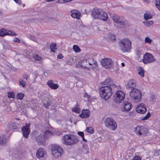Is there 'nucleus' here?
I'll return each mask as SVG.
<instances>
[{
	"mask_svg": "<svg viewBox=\"0 0 160 160\" xmlns=\"http://www.w3.org/2000/svg\"><path fill=\"white\" fill-rule=\"evenodd\" d=\"M53 135V133L49 130H46L43 132V135L45 139L52 136Z\"/></svg>",
	"mask_w": 160,
	"mask_h": 160,
	"instance_id": "obj_24",
	"label": "nucleus"
},
{
	"mask_svg": "<svg viewBox=\"0 0 160 160\" xmlns=\"http://www.w3.org/2000/svg\"><path fill=\"white\" fill-rule=\"evenodd\" d=\"M148 131V129L144 126H137L135 129V132L139 136H146Z\"/></svg>",
	"mask_w": 160,
	"mask_h": 160,
	"instance_id": "obj_8",
	"label": "nucleus"
},
{
	"mask_svg": "<svg viewBox=\"0 0 160 160\" xmlns=\"http://www.w3.org/2000/svg\"><path fill=\"white\" fill-rule=\"evenodd\" d=\"M121 65L122 67H124L125 66V64L123 62H122L121 63Z\"/></svg>",
	"mask_w": 160,
	"mask_h": 160,
	"instance_id": "obj_61",
	"label": "nucleus"
},
{
	"mask_svg": "<svg viewBox=\"0 0 160 160\" xmlns=\"http://www.w3.org/2000/svg\"><path fill=\"white\" fill-rule=\"evenodd\" d=\"M7 127L8 128L7 129V131H10L14 130L17 128V126L15 122H9L8 125Z\"/></svg>",
	"mask_w": 160,
	"mask_h": 160,
	"instance_id": "obj_20",
	"label": "nucleus"
},
{
	"mask_svg": "<svg viewBox=\"0 0 160 160\" xmlns=\"http://www.w3.org/2000/svg\"><path fill=\"white\" fill-rule=\"evenodd\" d=\"M109 38L112 40H114L115 39V35L112 34L111 33L109 34Z\"/></svg>",
	"mask_w": 160,
	"mask_h": 160,
	"instance_id": "obj_47",
	"label": "nucleus"
},
{
	"mask_svg": "<svg viewBox=\"0 0 160 160\" xmlns=\"http://www.w3.org/2000/svg\"><path fill=\"white\" fill-rule=\"evenodd\" d=\"M155 97L154 95H151L150 98V102L152 104H153L154 103V101L155 100Z\"/></svg>",
	"mask_w": 160,
	"mask_h": 160,
	"instance_id": "obj_36",
	"label": "nucleus"
},
{
	"mask_svg": "<svg viewBox=\"0 0 160 160\" xmlns=\"http://www.w3.org/2000/svg\"><path fill=\"white\" fill-rule=\"evenodd\" d=\"M27 37L29 39L32 40L33 41L35 42H37V41L36 40V39L32 35H28V36H27Z\"/></svg>",
	"mask_w": 160,
	"mask_h": 160,
	"instance_id": "obj_46",
	"label": "nucleus"
},
{
	"mask_svg": "<svg viewBox=\"0 0 160 160\" xmlns=\"http://www.w3.org/2000/svg\"><path fill=\"white\" fill-rule=\"evenodd\" d=\"M78 134L79 135L81 136L82 137L84 136V133L83 132H78Z\"/></svg>",
	"mask_w": 160,
	"mask_h": 160,
	"instance_id": "obj_55",
	"label": "nucleus"
},
{
	"mask_svg": "<svg viewBox=\"0 0 160 160\" xmlns=\"http://www.w3.org/2000/svg\"><path fill=\"white\" fill-rule=\"evenodd\" d=\"M142 107H146V106L143 103H141L139 104L138 107L136 108H140Z\"/></svg>",
	"mask_w": 160,
	"mask_h": 160,
	"instance_id": "obj_51",
	"label": "nucleus"
},
{
	"mask_svg": "<svg viewBox=\"0 0 160 160\" xmlns=\"http://www.w3.org/2000/svg\"><path fill=\"white\" fill-rule=\"evenodd\" d=\"M16 3L19 5H20L22 2L20 0H13Z\"/></svg>",
	"mask_w": 160,
	"mask_h": 160,
	"instance_id": "obj_53",
	"label": "nucleus"
},
{
	"mask_svg": "<svg viewBox=\"0 0 160 160\" xmlns=\"http://www.w3.org/2000/svg\"><path fill=\"white\" fill-rule=\"evenodd\" d=\"M90 111L88 109L83 110L82 113L80 114L79 116L82 118H86L89 116Z\"/></svg>",
	"mask_w": 160,
	"mask_h": 160,
	"instance_id": "obj_17",
	"label": "nucleus"
},
{
	"mask_svg": "<svg viewBox=\"0 0 160 160\" xmlns=\"http://www.w3.org/2000/svg\"><path fill=\"white\" fill-rule=\"evenodd\" d=\"M151 116V114L149 112H148V113L147 114V115L144 117L142 119H141V120H145L148 119L149 117Z\"/></svg>",
	"mask_w": 160,
	"mask_h": 160,
	"instance_id": "obj_44",
	"label": "nucleus"
},
{
	"mask_svg": "<svg viewBox=\"0 0 160 160\" xmlns=\"http://www.w3.org/2000/svg\"><path fill=\"white\" fill-rule=\"evenodd\" d=\"M82 139L83 140V141L84 142H87V140L86 139H85L84 138V136H83V137H82Z\"/></svg>",
	"mask_w": 160,
	"mask_h": 160,
	"instance_id": "obj_59",
	"label": "nucleus"
},
{
	"mask_svg": "<svg viewBox=\"0 0 160 160\" xmlns=\"http://www.w3.org/2000/svg\"><path fill=\"white\" fill-rule=\"evenodd\" d=\"M104 124L107 128L111 130H115L117 127L116 122L110 118H107L105 120Z\"/></svg>",
	"mask_w": 160,
	"mask_h": 160,
	"instance_id": "obj_6",
	"label": "nucleus"
},
{
	"mask_svg": "<svg viewBox=\"0 0 160 160\" xmlns=\"http://www.w3.org/2000/svg\"><path fill=\"white\" fill-rule=\"evenodd\" d=\"M136 82L134 80H130L128 83L126 87L127 88H134L136 86Z\"/></svg>",
	"mask_w": 160,
	"mask_h": 160,
	"instance_id": "obj_22",
	"label": "nucleus"
},
{
	"mask_svg": "<svg viewBox=\"0 0 160 160\" xmlns=\"http://www.w3.org/2000/svg\"><path fill=\"white\" fill-rule=\"evenodd\" d=\"M59 134H58V135H61V134H62V132H59Z\"/></svg>",
	"mask_w": 160,
	"mask_h": 160,
	"instance_id": "obj_62",
	"label": "nucleus"
},
{
	"mask_svg": "<svg viewBox=\"0 0 160 160\" xmlns=\"http://www.w3.org/2000/svg\"><path fill=\"white\" fill-rule=\"evenodd\" d=\"M63 56L61 54H59L57 56V58L58 59H62L63 58Z\"/></svg>",
	"mask_w": 160,
	"mask_h": 160,
	"instance_id": "obj_57",
	"label": "nucleus"
},
{
	"mask_svg": "<svg viewBox=\"0 0 160 160\" xmlns=\"http://www.w3.org/2000/svg\"><path fill=\"white\" fill-rule=\"evenodd\" d=\"M102 10L101 9L94 8L92 11V16L95 19H99L100 15L103 13Z\"/></svg>",
	"mask_w": 160,
	"mask_h": 160,
	"instance_id": "obj_15",
	"label": "nucleus"
},
{
	"mask_svg": "<svg viewBox=\"0 0 160 160\" xmlns=\"http://www.w3.org/2000/svg\"><path fill=\"white\" fill-rule=\"evenodd\" d=\"M143 1L147 4H150L151 3L150 0H143Z\"/></svg>",
	"mask_w": 160,
	"mask_h": 160,
	"instance_id": "obj_56",
	"label": "nucleus"
},
{
	"mask_svg": "<svg viewBox=\"0 0 160 160\" xmlns=\"http://www.w3.org/2000/svg\"><path fill=\"white\" fill-rule=\"evenodd\" d=\"M16 119L17 120H19V119H18H18H17V118H16Z\"/></svg>",
	"mask_w": 160,
	"mask_h": 160,
	"instance_id": "obj_64",
	"label": "nucleus"
},
{
	"mask_svg": "<svg viewBox=\"0 0 160 160\" xmlns=\"http://www.w3.org/2000/svg\"><path fill=\"white\" fill-rule=\"evenodd\" d=\"M8 32H9L8 30H6L4 28L2 29L1 30H0V36L3 37L8 35Z\"/></svg>",
	"mask_w": 160,
	"mask_h": 160,
	"instance_id": "obj_27",
	"label": "nucleus"
},
{
	"mask_svg": "<svg viewBox=\"0 0 160 160\" xmlns=\"http://www.w3.org/2000/svg\"><path fill=\"white\" fill-rule=\"evenodd\" d=\"M124 97V92L121 90H118L114 95L113 100L116 103H120L123 100Z\"/></svg>",
	"mask_w": 160,
	"mask_h": 160,
	"instance_id": "obj_9",
	"label": "nucleus"
},
{
	"mask_svg": "<svg viewBox=\"0 0 160 160\" xmlns=\"http://www.w3.org/2000/svg\"><path fill=\"white\" fill-rule=\"evenodd\" d=\"M102 13L100 15L99 19L104 21H106L108 18V15L107 13L102 10Z\"/></svg>",
	"mask_w": 160,
	"mask_h": 160,
	"instance_id": "obj_23",
	"label": "nucleus"
},
{
	"mask_svg": "<svg viewBox=\"0 0 160 160\" xmlns=\"http://www.w3.org/2000/svg\"><path fill=\"white\" fill-rule=\"evenodd\" d=\"M23 77L26 80H28L29 78V76L26 74H24L23 75Z\"/></svg>",
	"mask_w": 160,
	"mask_h": 160,
	"instance_id": "obj_52",
	"label": "nucleus"
},
{
	"mask_svg": "<svg viewBox=\"0 0 160 160\" xmlns=\"http://www.w3.org/2000/svg\"><path fill=\"white\" fill-rule=\"evenodd\" d=\"M142 51L138 49L136 52V55L138 58H140L141 55H142Z\"/></svg>",
	"mask_w": 160,
	"mask_h": 160,
	"instance_id": "obj_42",
	"label": "nucleus"
},
{
	"mask_svg": "<svg viewBox=\"0 0 160 160\" xmlns=\"http://www.w3.org/2000/svg\"><path fill=\"white\" fill-rule=\"evenodd\" d=\"M102 67L106 69H110L113 66V62L112 59L108 58H105L101 61Z\"/></svg>",
	"mask_w": 160,
	"mask_h": 160,
	"instance_id": "obj_10",
	"label": "nucleus"
},
{
	"mask_svg": "<svg viewBox=\"0 0 160 160\" xmlns=\"http://www.w3.org/2000/svg\"><path fill=\"white\" fill-rule=\"evenodd\" d=\"M47 84L50 88L53 89H56L58 88V86L57 84L54 83L52 80H49Z\"/></svg>",
	"mask_w": 160,
	"mask_h": 160,
	"instance_id": "obj_19",
	"label": "nucleus"
},
{
	"mask_svg": "<svg viewBox=\"0 0 160 160\" xmlns=\"http://www.w3.org/2000/svg\"><path fill=\"white\" fill-rule=\"evenodd\" d=\"M30 123H26L25 126L22 128V132L23 136L27 138L30 132Z\"/></svg>",
	"mask_w": 160,
	"mask_h": 160,
	"instance_id": "obj_13",
	"label": "nucleus"
},
{
	"mask_svg": "<svg viewBox=\"0 0 160 160\" xmlns=\"http://www.w3.org/2000/svg\"><path fill=\"white\" fill-rule=\"evenodd\" d=\"M24 96V95L23 94L21 93H18L17 95V98L18 99L21 100L22 99L23 97Z\"/></svg>",
	"mask_w": 160,
	"mask_h": 160,
	"instance_id": "obj_37",
	"label": "nucleus"
},
{
	"mask_svg": "<svg viewBox=\"0 0 160 160\" xmlns=\"http://www.w3.org/2000/svg\"><path fill=\"white\" fill-rule=\"evenodd\" d=\"M8 97L9 98H14V94L13 92H9L8 93Z\"/></svg>",
	"mask_w": 160,
	"mask_h": 160,
	"instance_id": "obj_43",
	"label": "nucleus"
},
{
	"mask_svg": "<svg viewBox=\"0 0 160 160\" xmlns=\"http://www.w3.org/2000/svg\"><path fill=\"white\" fill-rule=\"evenodd\" d=\"M155 60V59L152 55L147 52L144 55L142 62L145 64H147L153 62Z\"/></svg>",
	"mask_w": 160,
	"mask_h": 160,
	"instance_id": "obj_11",
	"label": "nucleus"
},
{
	"mask_svg": "<svg viewBox=\"0 0 160 160\" xmlns=\"http://www.w3.org/2000/svg\"><path fill=\"white\" fill-rule=\"evenodd\" d=\"M102 83L104 86L100 88V94L102 98L107 100L110 97L113 92L117 90L119 86L114 83L110 78L106 79Z\"/></svg>",
	"mask_w": 160,
	"mask_h": 160,
	"instance_id": "obj_1",
	"label": "nucleus"
},
{
	"mask_svg": "<svg viewBox=\"0 0 160 160\" xmlns=\"http://www.w3.org/2000/svg\"><path fill=\"white\" fill-rule=\"evenodd\" d=\"M72 111L73 112L78 113L80 112V108L77 106L73 108L72 109Z\"/></svg>",
	"mask_w": 160,
	"mask_h": 160,
	"instance_id": "obj_35",
	"label": "nucleus"
},
{
	"mask_svg": "<svg viewBox=\"0 0 160 160\" xmlns=\"http://www.w3.org/2000/svg\"><path fill=\"white\" fill-rule=\"evenodd\" d=\"M36 155L40 160H45L47 157L46 151L43 148H40L37 152Z\"/></svg>",
	"mask_w": 160,
	"mask_h": 160,
	"instance_id": "obj_12",
	"label": "nucleus"
},
{
	"mask_svg": "<svg viewBox=\"0 0 160 160\" xmlns=\"http://www.w3.org/2000/svg\"><path fill=\"white\" fill-rule=\"evenodd\" d=\"M112 18L114 22V25L118 28L124 27L126 24L123 18L117 14H113L112 16Z\"/></svg>",
	"mask_w": 160,
	"mask_h": 160,
	"instance_id": "obj_5",
	"label": "nucleus"
},
{
	"mask_svg": "<svg viewBox=\"0 0 160 160\" xmlns=\"http://www.w3.org/2000/svg\"><path fill=\"white\" fill-rule=\"evenodd\" d=\"M152 16L150 13H146L144 14V18L145 20H147L152 18Z\"/></svg>",
	"mask_w": 160,
	"mask_h": 160,
	"instance_id": "obj_31",
	"label": "nucleus"
},
{
	"mask_svg": "<svg viewBox=\"0 0 160 160\" xmlns=\"http://www.w3.org/2000/svg\"><path fill=\"white\" fill-rule=\"evenodd\" d=\"M158 152H160V149L158 150Z\"/></svg>",
	"mask_w": 160,
	"mask_h": 160,
	"instance_id": "obj_63",
	"label": "nucleus"
},
{
	"mask_svg": "<svg viewBox=\"0 0 160 160\" xmlns=\"http://www.w3.org/2000/svg\"><path fill=\"white\" fill-rule=\"evenodd\" d=\"M7 142L6 138L5 136L0 137V144L2 145Z\"/></svg>",
	"mask_w": 160,
	"mask_h": 160,
	"instance_id": "obj_26",
	"label": "nucleus"
},
{
	"mask_svg": "<svg viewBox=\"0 0 160 160\" xmlns=\"http://www.w3.org/2000/svg\"><path fill=\"white\" fill-rule=\"evenodd\" d=\"M51 102L50 101L48 100L46 102H44L43 105L46 108H48L49 106L51 105Z\"/></svg>",
	"mask_w": 160,
	"mask_h": 160,
	"instance_id": "obj_32",
	"label": "nucleus"
},
{
	"mask_svg": "<svg viewBox=\"0 0 160 160\" xmlns=\"http://www.w3.org/2000/svg\"><path fill=\"white\" fill-rule=\"evenodd\" d=\"M138 74L142 77H143L144 76V72L142 67H140L138 70Z\"/></svg>",
	"mask_w": 160,
	"mask_h": 160,
	"instance_id": "obj_30",
	"label": "nucleus"
},
{
	"mask_svg": "<svg viewBox=\"0 0 160 160\" xmlns=\"http://www.w3.org/2000/svg\"><path fill=\"white\" fill-rule=\"evenodd\" d=\"M90 60H86L84 59L82 61H81V66L83 67H84L85 68H88V65L89 64L90 65H91L93 64L92 63H90Z\"/></svg>",
	"mask_w": 160,
	"mask_h": 160,
	"instance_id": "obj_21",
	"label": "nucleus"
},
{
	"mask_svg": "<svg viewBox=\"0 0 160 160\" xmlns=\"http://www.w3.org/2000/svg\"><path fill=\"white\" fill-rule=\"evenodd\" d=\"M136 110L138 113H144L146 112L147 109L146 107H141L140 108H136Z\"/></svg>",
	"mask_w": 160,
	"mask_h": 160,
	"instance_id": "obj_28",
	"label": "nucleus"
},
{
	"mask_svg": "<svg viewBox=\"0 0 160 160\" xmlns=\"http://www.w3.org/2000/svg\"><path fill=\"white\" fill-rule=\"evenodd\" d=\"M119 46L123 52H128L131 48V42L128 39L124 38L119 41Z\"/></svg>",
	"mask_w": 160,
	"mask_h": 160,
	"instance_id": "obj_3",
	"label": "nucleus"
},
{
	"mask_svg": "<svg viewBox=\"0 0 160 160\" xmlns=\"http://www.w3.org/2000/svg\"><path fill=\"white\" fill-rule=\"evenodd\" d=\"M61 141L63 145L68 146L75 145L78 142L77 136L70 134L64 135L62 137Z\"/></svg>",
	"mask_w": 160,
	"mask_h": 160,
	"instance_id": "obj_2",
	"label": "nucleus"
},
{
	"mask_svg": "<svg viewBox=\"0 0 160 160\" xmlns=\"http://www.w3.org/2000/svg\"><path fill=\"white\" fill-rule=\"evenodd\" d=\"M8 33V35H11L12 36H16L17 35V34H16V33L13 32L11 31H9Z\"/></svg>",
	"mask_w": 160,
	"mask_h": 160,
	"instance_id": "obj_48",
	"label": "nucleus"
},
{
	"mask_svg": "<svg viewBox=\"0 0 160 160\" xmlns=\"http://www.w3.org/2000/svg\"><path fill=\"white\" fill-rule=\"evenodd\" d=\"M52 154L55 158L60 157L63 153L62 148L59 146H56L52 149Z\"/></svg>",
	"mask_w": 160,
	"mask_h": 160,
	"instance_id": "obj_7",
	"label": "nucleus"
},
{
	"mask_svg": "<svg viewBox=\"0 0 160 160\" xmlns=\"http://www.w3.org/2000/svg\"><path fill=\"white\" fill-rule=\"evenodd\" d=\"M83 96L85 98H90V96L86 92L84 93L83 95Z\"/></svg>",
	"mask_w": 160,
	"mask_h": 160,
	"instance_id": "obj_54",
	"label": "nucleus"
},
{
	"mask_svg": "<svg viewBox=\"0 0 160 160\" xmlns=\"http://www.w3.org/2000/svg\"><path fill=\"white\" fill-rule=\"evenodd\" d=\"M22 153L20 151H17L15 152L14 156L17 159H20L22 158Z\"/></svg>",
	"mask_w": 160,
	"mask_h": 160,
	"instance_id": "obj_25",
	"label": "nucleus"
},
{
	"mask_svg": "<svg viewBox=\"0 0 160 160\" xmlns=\"http://www.w3.org/2000/svg\"><path fill=\"white\" fill-rule=\"evenodd\" d=\"M33 58L36 60L40 61L41 60L42 58L37 54H35L33 56Z\"/></svg>",
	"mask_w": 160,
	"mask_h": 160,
	"instance_id": "obj_38",
	"label": "nucleus"
},
{
	"mask_svg": "<svg viewBox=\"0 0 160 160\" xmlns=\"http://www.w3.org/2000/svg\"><path fill=\"white\" fill-rule=\"evenodd\" d=\"M159 154V152H158V151H156L155 153H154V155L155 156H158Z\"/></svg>",
	"mask_w": 160,
	"mask_h": 160,
	"instance_id": "obj_58",
	"label": "nucleus"
},
{
	"mask_svg": "<svg viewBox=\"0 0 160 160\" xmlns=\"http://www.w3.org/2000/svg\"><path fill=\"white\" fill-rule=\"evenodd\" d=\"M71 16L73 18L79 19L81 15V12L76 10H73L70 12Z\"/></svg>",
	"mask_w": 160,
	"mask_h": 160,
	"instance_id": "obj_16",
	"label": "nucleus"
},
{
	"mask_svg": "<svg viewBox=\"0 0 160 160\" xmlns=\"http://www.w3.org/2000/svg\"><path fill=\"white\" fill-rule=\"evenodd\" d=\"M145 42L146 43L151 44L152 42V40L148 37H146L145 39Z\"/></svg>",
	"mask_w": 160,
	"mask_h": 160,
	"instance_id": "obj_45",
	"label": "nucleus"
},
{
	"mask_svg": "<svg viewBox=\"0 0 160 160\" xmlns=\"http://www.w3.org/2000/svg\"><path fill=\"white\" fill-rule=\"evenodd\" d=\"M36 140L39 144L41 145L44 143L45 139L42 134L36 136Z\"/></svg>",
	"mask_w": 160,
	"mask_h": 160,
	"instance_id": "obj_18",
	"label": "nucleus"
},
{
	"mask_svg": "<svg viewBox=\"0 0 160 160\" xmlns=\"http://www.w3.org/2000/svg\"><path fill=\"white\" fill-rule=\"evenodd\" d=\"M132 160H141V158L139 156L136 155L133 157Z\"/></svg>",
	"mask_w": 160,
	"mask_h": 160,
	"instance_id": "obj_50",
	"label": "nucleus"
},
{
	"mask_svg": "<svg viewBox=\"0 0 160 160\" xmlns=\"http://www.w3.org/2000/svg\"><path fill=\"white\" fill-rule=\"evenodd\" d=\"M54 0H46L48 2H50L54 1Z\"/></svg>",
	"mask_w": 160,
	"mask_h": 160,
	"instance_id": "obj_60",
	"label": "nucleus"
},
{
	"mask_svg": "<svg viewBox=\"0 0 160 160\" xmlns=\"http://www.w3.org/2000/svg\"><path fill=\"white\" fill-rule=\"evenodd\" d=\"M20 85H21L22 87H24L26 85V82L22 79L19 80Z\"/></svg>",
	"mask_w": 160,
	"mask_h": 160,
	"instance_id": "obj_40",
	"label": "nucleus"
},
{
	"mask_svg": "<svg viewBox=\"0 0 160 160\" xmlns=\"http://www.w3.org/2000/svg\"><path fill=\"white\" fill-rule=\"evenodd\" d=\"M155 4L157 8L160 10V0H155Z\"/></svg>",
	"mask_w": 160,
	"mask_h": 160,
	"instance_id": "obj_39",
	"label": "nucleus"
},
{
	"mask_svg": "<svg viewBox=\"0 0 160 160\" xmlns=\"http://www.w3.org/2000/svg\"><path fill=\"white\" fill-rule=\"evenodd\" d=\"M73 51L76 52H79L81 50L79 47L77 45H74L73 47Z\"/></svg>",
	"mask_w": 160,
	"mask_h": 160,
	"instance_id": "obj_34",
	"label": "nucleus"
},
{
	"mask_svg": "<svg viewBox=\"0 0 160 160\" xmlns=\"http://www.w3.org/2000/svg\"><path fill=\"white\" fill-rule=\"evenodd\" d=\"M143 23L147 27H149L153 24V22L152 21H146L143 22Z\"/></svg>",
	"mask_w": 160,
	"mask_h": 160,
	"instance_id": "obj_29",
	"label": "nucleus"
},
{
	"mask_svg": "<svg viewBox=\"0 0 160 160\" xmlns=\"http://www.w3.org/2000/svg\"><path fill=\"white\" fill-rule=\"evenodd\" d=\"M56 45L55 44H53L52 43L50 46V49H51V50L53 52H55V50L56 49Z\"/></svg>",
	"mask_w": 160,
	"mask_h": 160,
	"instance_id": "obj_33",
	"label": "nucleus"
},
{
	"mask_svg": "<svg viewBox=\"0 0 160 160\" xmlns=\"http://www.w3.org/2000/svg\"><path fill=\"white\" fill-rule=\"evenodd\" d=\"M13 42L17 43H20V40L17 37H15L13 40Z\"/></svg>",
	"mask_w": 160,
	"mask_h": 160,
	"instance_id": "obj_49",
	"label": "nucleus"
},
{
	"mask_svg": "<svg viewBox=\"0 0 160 160\" xmlns=\"http://www.w3.org/2000/svg\"><path fill=\"white\" fill-rule=\"evenodd\" d=\"M86 130L90 133L92 134L94 132V130L92 127L87 128Z\"/></svg>",
	"mask_w": 160,
	"mask_h": 160,
	"instance_id": "obj_41",
	"label": "nucleus"
},
{
	"mask_svg": "<svg viewBox=\"0 0 160 160\" xmlns=\"http://www.w3.org/2000/svg\"><path fill=\"white\" fill-rule=\"evenodd\" d=\"M132 107V104L127 101H124L121 106V110L123 112H128Z\"/></svg>",
	"mask_w": 160,
	"mask_h": 160,
	"instance_id": "obj_14",
	"label": "nucleus"
},
{
	"mask_svg": "<svg viewBox=\"0 0 160 160\" xmlns=\"http://www.w3.org/2000/svg\"><path fill=\"white\" fill-rule=\"evenodd\" d=\"M129 95L130 99L134 102H138L141 99L142 94L138 89L135 88L132 89L130 92Z\"/></svg>",
	"mask_w": 160,
	"mask_h": 160,
	"instance_id": "obj_4",
	"label": "nucleus"
}]
</instances>
